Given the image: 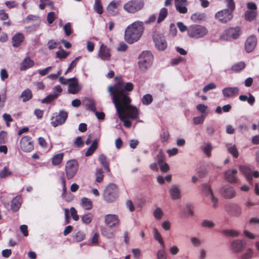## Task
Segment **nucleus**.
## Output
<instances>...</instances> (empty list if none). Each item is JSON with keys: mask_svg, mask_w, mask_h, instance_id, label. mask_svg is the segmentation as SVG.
<instances>
[{"mask_svg": "<svg viewBox=\"0 0 259 259\" xmlns=\"http://www.w3.org/2000/svg\"><path fill=\"white\" fill-rule=\"evenodd\" d=\"M98 56L102 60H109L111 57L109 49L103 44L100 45Z\"/></svg>", "mask_w": 259, "mask_h": 259, "instance_id": "a211bd4d", "label": "nucleus"}, {"mask_svg": "<svg viewBox=\"0 0 259 259\" xmlns=\"http://www.w3.org/2000/svg\"><path fill=\"white\" fill-rule=\"evenodd\" d=\"M227 34L229 36L234 38H237L240 34V28L239 27L230 28L227 31Z\"/></svg>", "mask_w": 259, "mask_h": 259, "instance_id": "473e14b6", "label": "nucleus"}, {"mask_svg": "<svg viewBox=\"0 0 259 259\" xmlns=\"http://www.w3.org/2000/svg\"><path fill=\"white\" fill-rule=\"evenodd\" d=\"M121 8V2L120 0H113L107 6L106 11L109 16H116L119 14V11Z\"/></svg>", "mask_w": 259, "mask_h": 259, "instance_id": "9d476101", "label": "nucleus"}, {"mask_svg": "<svg viewBox=\"0 0 259 259\" xmlns=\"http://www.w3.org/2000/svg\"><path fill=\"white\" fill-rule=\"evenodd\" d=\"M115 80H116L117 82L113 86H109L108 87V92L112 96V102H113V98L115 97L116 102L118 104V103L121 102L122 96L130 98L126 94L125 91H132L133 89L134 85L131 82L122 83L121 82V78L120 77H115Z\"/></svg>", "mask_w": 259, "mask_h": 259, "instance_id": "f257e3e1", "label": "nucleus"}, {"mask_svg": "<svg viewBox=\"0 0 259 259\" xmlns=\"http://www.w3.org/2000/svg\"><path fill=\"white\" fill-rule=\"evenodd\" d=\"M96 181L98 183H101L104 178V175L103 174V170L102 168H98L97 169L96 173Z\"/></svg>", "mask_w": 259, "mask_h": 259, "instance_id": "5fc2aeb1", "label": "nucleus"}, {"mask_svg": "<svg viewBox=\"0 0 259 259\" xmlns=\"http://www.w3.org/2000/svg\"><path fill=\"white\" fill-rule=\"evenodd\" d=\"M227 150L228 152L235 158L238 157V151L235 145H231L230 144L227 145Z\"/></svg>", "mask_w": 259, "mask_h": 259, "instance_id": "a18cd8bd", "label": "nucleus"}, {"mask_svg": "<svg viewBox=\"0 0 259 259\" xmlns=\"http://www.w3.org/2000/svg\"><path fill=\"white\" fill-rule=\"evenodd\" d=\"M242 235L244 237H245L248 239H252V240L255 239L256 236V235H255L254 234L250 232V231H249L247 230H244L243 231Z\"/></svg>", "mask_w": 259, "mask_h": 259, "instance_id": "e2e57ef3", "label": "nucleus"}, {"mask_svg": "<svg viewBox=\"0 0 259 259\" xmlns=\"http://www.w3.org/2000/svg\"><path fill=\"white\" fill-rule=\"evenodd\" d=\"M21 205V197L17 196L14 197L11 202V209L13 211H17Z\"/></svg>", "mask_w": 259, "mask_h": 259, "instance_id": "c85d7f7f", "label": "nucleus"}, {"mask_svg": "<svg viewBox=\"0 0 259 259\" xmlns=\"http://www.w3.org/2000/svg\"><path fill=\"white\" fill-rule=\"evenodd\" d=\"M153 40L155 47L158 50L163 51L167 48V44L164 37L155 35Z\"/></svg>", "mask_w": 259, "mask_h": 259, "instance_id": "f3484780", "label": "nucleus"}, {"mask_svg": "<svg viewBox=\"0 0 259 259\" xmlns=\"http://www.w3.org/2000/svg\"><path fill=\"white\" fill-rule=\"evenodd\" d=\"M110 228H102L101 229L102 235L108 239H112L114 238L115 231L112 230Z\"/></svg>", "mask_w": 259, "mask_h": 259, "instance_id": "c756f323", "label": "nucleus"}, {"mask_svg": "<svg viewBox=\"0 0 259 259\" xmlns=\"http://www.w3.org/2000/svg\"><path fill=\"white\" fill-rule=\"evenodd\" d=\"M100 163L102 164L103 166L109 165V162L107 160V157L103 154H101L99 157Z\"/></svg>", "mask_w": 259, "mask_h": 259, "instance_id": "69168bd1", "label": "nucleus"}, {"mask_svg": "<svg viewBox=\"0 0 259 259\" xmlns=\"http://www.w3.org/2000/svg\"><path fill=\"white\" fill-rule=\"evenodd\" d=\"M201 149L207 157H210L211 156V151L213 149L211 143H204L201 146Z\"/></svg>", "mask_w": 259, "mask_h": 259, "instance_id": "72a5a7b5", "label": "nucleus"}, {"mask_svg": "<svg viewBox=\"0 0 259 259\" xmlns=\"http://www.w3.org/2000/svg\"><path fill=\"white\" fill-rule=\"evenodd\" d=\"M85 104L88 108L93 112L96 111V107L95 101L92 99L88 98L85 99Z\"/></svg>", "mask_w": 259, "mask_h": 259, "instance_id": "de8ad7c7", "label": "nucleus"}, {"mask_svg": "<svg viewBox=\"0 0 259 259\" xmlns=\"http://www.w3.org/2000/svg\"><path fill=\"white\" fill-rule=\"evenodd\" d=\"M82 222L85 224H89L92 221L93 215L91 213H88L83 215L81 218Z\"/></svg>", "mask_w": 259, "mask_h": 259, "instance_id": "864d4df0", "label": "nucleus"}, {"mask_svg": "<svg viewBox=\"0 0 259 259\" xmlns=\"http://www.w3.org/2000/svg\"><path fill=\"white\" fill-rule=\"evenodd\" d=\"M32 93L29 89L24 90L20 95L23 102H26L32 98Z\"/></svg>", "mask_w": 259, "mask_h": 259, "instance_id": "7c9ffc66", "label": "nucleus"}, {"mask_svg": "<svg viewBox=\"0 0 259 259\" xmlns=\"http://www.w3.org/2000/svg\"><path fill=\"white\" fill-rule=\"evenodd\" d=\"M170 197L172 200H176L181 197L180 188L177 185H172L169 189Z\"/></svg>", "mask_w": 259, "mask_h": 259, "instance_id": "5701e85b", "label": "nucleus"}, {"mask_svg": "<svg viewBox=\"0 0 259 259\" xmlns=\"http://www.w3.org/2000/svg\"><path fill=\"white\" fill-rule=\"evenodd\" d=\"M221 193L226 199L233 198L236 195V191L234 188L230 185L224 186L221 190Z\"/></svg>", "mask_w": 259, "mask_h": 259, "instance_id": "dca6fc26", "label": "nucleus"}, {"mask_svg": "<svg viewBox=\"0 0 259 259\" xmlns=\"http://www.w3.org/2000/svg\"><path fill=\"white\" fill-rule=\"evenodd\" d=\"M121 100V102L118 103V105L121 109V112L123 113L127 118L132 119H138L139 111L135 106L131 105V100L130 98L122 96Z\"/></svg>", "mask_w": 259, "mask_h": 259, "instance_id": "7ed1b4c3", "label": "nucleus"}, {"mask_svg": "<svg viewBox=\"0 0 259 259\" xmlns=\"http://www.w3.org/2000/svg\"><path fill=\"white\" fill-rule=\"evenodd\" d=\"M63 30L65 32V35L67 36L71 35L72 33V28L71 26V23L70 22H68L63 27Z\"/></svg>", "mask_w": 259, "mask_h": 259, "instance_id": "bf43d9fd", "label": "nucleus"}, {"mask_svg": "<svg viewBox=\"0 0 259 259\" xmlns=\"http://www.w3.org/2000/svg\"><path fill=\"white\" fill-rule=\"evenodd\" d=\"M206 14L204 13L197 12L193 14L191 16V19L194 22H198L204 21L206 19Z\"/></svg>", "mask_w": 259, "mask_h": 259, "instance_id": "2f4dec72", "label": "nucleus"}, {"mask_svg": "<svg viewBox=\"0 0 259 259\" xmlns=\"http://www.w3.org/2000/svg\"><path fill=\"white\" fill-rule=\"evenodd\" d=\"M257 16V11H246L244 14V18L246 21L251 22Z\"/></svg>", "mask_w": 259, "mask_h": 259, "instance_id": "c9c22d12", "label": "nucleus"}, {"mask_svg": "<svg viewBox=\"0 0 259 259\" xmlns=\"http://www.w3.org/2000/svg\"><path fill=\"white\" fill-rule=\"evenodd\" d=\"M226 212L231 216L238 217L242 213L241 207L236 203H229L225 206Z\"/></svg>", "mask_w": 259, "mask_h": 259, "instance_id": "ddd939ff", "label": "nucleus"}, {"mask_svg": "<svg viewBox=\"0 0 259 259\" xmlns=\"http://www.w3.org/2000/svg\"><path fill=\"white\" fill-rule=\"evenodd\" d=\"M20 147L25 152H30L32 151L34 146L32 138L29 136L23 137L20 140Z\"/></svg>", "mask_w": 259, "mask_h": 259, "instance_id": "4468645a", "label": "nucleus"}, {"mask_svg": "<svg viewBox=\"0 0 259 259\" xmlns=\"http://www.w3.org/2000/svg\"><path fill=\"white\" fill-rule=\"evenodd\" d=\"M239 99L241 101L245 102L247 101L250 105H252L255 102V98L250 94H249L248 97L246 95H240Z\"/></svg>", "mask_w": 259, "mask_h": 259, "instance_id": "58836bf2", "label": "nucleus"}, {"mask_svg": "<svg viewBox=\"0 0 259 259\" xmlns=\"http://www.w3.org/2000/svg\"><path fill=\"white\" fill-rule=\"evenodd\" d=\"M59 97L58 93L51 94L41 100L42 103L50 104Z\"/></svg>", "mask_w": 259, "mask_h": 259, "instance_id": "4c0bfd02", "label": "nucleus"}, {"mask_svg": "<svg viewBox=\"0 0 259 259\" xmlns=\"http://www.w3.org/2000/svg\"><path fill=\"white\" fill-rule=\"evenodd\" d=\"M153 232V236H154V239L156 240H157V241H158V242L159 243V244L161 245V248H164L165 246H164V242L163 241L162 238L160 234L159 233V232L157 230V229L154 228Z\"/></svg>", "mask_w": 259, "mask_h": 259, "instance_id": "ea45409f", "label": "nucleus"}, {"mask_svg": "<svg viewBox=\"0 0 259 259\" xmlns=\"http://www.w3.org/2000/svg\"><path fill=\"white\" fill-rule=\"evenodd\" d=\"M206 115H202L199 116H196L193 117V121L195 124H198L202 123L204 120Z\"/></svg>", "mask_w": 259, "mask_h": 259, "instance_id": "13d9d810", "label": "nucleus"}, {"mask_svg": "<svg viewBox=\"0 0 259 259\" xmlns=\"http://www.w3.org/2000/svg\"><path fill=\"white\" fill-rule=\"evenodd\" d=\"M153 55L150 51L142 52L139 55L138 66L139 69L143 72L146 71L152 65Z\"/></svg>", "mask_w": 259, "mask_h": 259, "instance_id": "20e7f679", "label": "nucleus"}, {"mask_svg": "<svg viewBox=\"0 0 259 259\" xmlns=\"http://www.w3.org/2000/svg\"><path fill=\"white\" fill-rule=\"evenodd\" d=\"M118 196V189L116 185L113 183L109 184L103 194L105 201L108 203L114 202Z\"/></svg>", "mask_w": 259, "mask_h": 259, "instance_id": "423d86ee", "label": "nucleus"}, {"mask_svg": "<svg viewBox=\"0 0 259 259\" xmlns=\"http://www.w3.org/2000/svg\"><path fill=\"white\" fill-rule=\"evenodd\" d=\"M34 65V62L29 57H26L20 64V70L25 71L33 67Z\"/></svg>", "mask_w": 259, "mask_h": 259, "instance_id": "a878e982", "label": "nucleus"}, {"mask_svg": "<svg viewBox=\"0 0 259 259\" xmlns=\"http://www.w3.org/2000/svg\"><path fill=\"white\" fill-rule=\"evenodd\" d=\"M239 89L237 87H229L223 89L222 93L224 97L231 98L238 94Z\"/></svg>", "mask_w": 259, "mask_h": 259, "instance_id": "b1692460", "label": "nucleus"}, {"mask_svg": "<svg viewBox=\"0 0 259 259\" xmlns=\"http://www.w3.org/2000/svg\"><path fill=\"white\" fill-rule=\"evenodd\" d=\"M196 108L198 111L201 112L202 114H205V115H207L206 113V110L207 109V106L203 104H199L196 106Z\"/></svg>", "mask_w": 259, "mask_h": 259, "instance_id": "0e129e2a", "label": "nucleus"}, {"mask_svg": "<svg viewBox=\"0 0 259 259\" xmlns=\"http://www.w3.org/2000/svg\"><path fill=\"white\" fill-rule=\"evenodd\" d=\"M190 241L193 246L195 247H199L202 243L201 240L196 237H191Z\"/></svg>", "mask_w": 259, "mask_h": 259, "instance_id": "052dcab7", "label": "nucleus"}, {"mask_svg": "<svg viewBox=\"0 0 259 259\" xmlns=\"http://www.w3.org/2000/svg\"><path fill=\"white\" fill-rule=\"evenodd\" d=\"M12 175V172L9 171L7 166H5L4 168L0 171V177L1 178H6Z\"/></svg>", "mask_w": 259, "mask_h": 259, "instance_id": "6e6d98bb", "label": "nucleus"}, {"mask_svg": "<svg viewBox=\"0 0 259 259\" xmlns=\"http://www.w3.org/2000/svg\"><path fill=\"white\" fill-rule=\"evenodd\" d=\"M153 101V97L151 95L147 94L145 95L142 99V103L145 105H149Z\"/></svg>", "mask_w": 259, "mask_h": 259, "instance_id": "8fccbe9b", "label": "nucleus"}, {"mask_svg": "<svg viewBox=\"0 0 259 259\" xmlns=\"http://www.w3.org/2000/svg\"><path fill=\"white\" fill-rule=\"evenodd\" d=\"M226 3L228 8L227 9L229 10L233 13L235 9V4L234 0H226Z\"/></svg>", "mask_w": 259, "mask_h": 259, "instance_id": "680f3d73", "label": "nucleus"}, {"mask_svg": "<svg viewBox=\"0 0 259 259\" xmlns=\"http://www.w3.org/2000/svg\"><path fill=\"white\" fill-rule=\"evenodd\" d=\"M24 39V36L23 33L18 32L16 33L12 38L13 47L17 48L19 47Z\"/></svg>", "mask_w": 259, "mask_h": 259, "instance_id": "393cba45", "label": "nucleus"}, {"mask_svg": "<svg viewBox=\"0 0 259 259\" xmlns=\"http://www.w3.org/2000/svg\"><path fill=\"white\" fill-rule=\"evenodd\" d=\"M98 148V140L96 139L94 140L91 145L88 148L87 151L85 152V156H91L94 152Z\"/></svg>", "mask_w": 259, "mask_h": 259, "instance_id": "79ce46f5", "label": "nucleus"}, {"mask_svg": "<svg viewBox=\"0 0 259 259\" xmlns=\"http://www.w3.org/2000/svg\"><path fill=\"white\" fill-rule=\"evenodd\" d=\"M82 87L78 82H70L68 84V92L69 94H76L81 90Z\"/></svg>", "mask_w": 259, "mask_h": 259, "instance_id": "bb28decb", "label": "nucleus"}, {"mask_svg": "<svg viewBox=\"0 0 259 259\" xmlns=\"http://www.w3.org/2000/svg\"><path fill=\"white\" fill-rule=\"evenodd\" d=\"M163 214L164 213L160 207H156L153 211V215L154 218L158 220L161 219Z\"/></svg>", "mask_w": 259, "mask_h": 259, "instance_id": "603ef678", "label": "nucleus"}, {"mask_svg": "<svg viewBox=\"0 0 259 259\" xmlns=\"http://www.w3.org/2000/svg\"><path fill=\"white\" fill-rule=\"evenodd\" d=\"M231 246L232 250L235 252L237 253L241 252L243 250L244 245L242 240L236 239L232 241Z\"/></svg>", "mask_w": 259, "mask_h": 259, "instance_id": "cd10ccee", "label": "nucleus"}, {"mask_svg": "<svg viewBox=\"0 0 259 259\" xmlns=\"http://www.w3.org/2000/svg\"><path fill=\"white\" fill-rule=\"evenodd\" d=\"M78 166V162L76 160H70L67 162L65 165V173L67 179L70 180L75 176Z\"/></svg>", "mask_w": 259, "mask_h": 259, "instance_id": "6e6552de", "label": "nucleus"}, {"mask_svg": "<svg viewBox=\"0 0 259 259\" xmlns=\"http://www.w3.org/2000/svg\"><path fill=\"white\" fill-rule=\"evenodd\" d=\"M245 67V63L241 61L232 65L231 70L232 72H238L243 69Z\"/></svg>", "mask_w": 259, "mask_h": 259, "instance_id": "c03bdc74", "label": "nucleus"}, {"mask_svg": "<svg viewBox=\"0 0 259 259\" xmlns=\"http://www.w3.org/2000/svg\"><path fill=\"white\" fill-rule=\"evenodd\" d=\"M253 254V251L251 248H248L241 256L240 259H251Z\"/></svg>", "mask_w": 259, "mask_h": 259, "instance_id": "3c124183", "label": "nucleus"}, {"mask_svg": "<svg viewBox=\"0 0 259 259\" xmlns=\"http://www.w3.org/2000/svg\"><path fill=\"white\" fill-rule=\"evenodd\" d=\"M238 170L236 168L228 169L224 172L225 179L228 182L234 183L237 182L236 174Z\"/></svg>", "mask_w": 259, "mask_h": 259, "instance_id": "412c9836", "label": "nucleus"}, {"mask_svg": "<svg viewBox=\"0 0 259 259\" xmlns=\"http://www.w3.org/2000/svg\"><path fill=\"white\" fill-rule=\"evenodd\" d=\"M113 103L115 105V108L116 110V112L118 115L119 119L122 121L123 122L124 126H125V127H126L127 128L130 127L132 125V122L130 120L126 119V118L127 117L125 116L123 113L121 112V109H120V107L118 106V104H117V103L116 102V100H115V97L113 98Z\"/></svg>", "mask_w": 259, "mask_h": 259, "instance_id": "6ab92c4d", "label": "nucleus"}, {"mask_svg": "<svg viewBox=\"0 0 259 259\" xmlns=\"http://www.w3.org/2000/svg\"><path fill=\"white\" fill-rule=\"evenodd\" d=\"M208 31L203 26L193 24L190 26L188 29V34L192 38H199L205 36Z\"/></svg>", "mask_w": 259, "mask_h": 259, "instance_id": "39448f33", "label": "nucleus"}, {"mask_svg": "<svg viewBox=\"0 0 259 259\" xmlns=\"http://www.w3.org/2000/svg\"><path fill=\"white\" fill-rule=\"evenodd\" d=\"M68 117V113L64 110H60L58 114L52 118L51 124L54 127L63 124Z\"/></svg>", "mask_w": 259, "mask_h": 259, "instance_id": "9b49d317", "label": "nucleus"}, {"mask_svg": "<svg viewBox=\"0 0 259 259\" xmlns=\"http://www.w3.org/2000/svg\"><path fill=\"white\" fill-rule=\"evenodd\" d=\"M202 227L204 228H207L211 229L214 226V224L213 222L208 220H204L201 223Z\"/></svg>", "mask_w": 259, "mask_h": 259, "instance_id": "4d7b16f0", "label": "nucleus"}, {"mask_svg": "<svg viewBox=\"0 0 259 259\" xmlns=\"http://www.w3.org/2000/svg\"><path fill=\"white\" fill-rule=\"evenodd\" d=\"M233 17V14L228 9H223L217 12L215 18L220 23L225 24L230 21Z\"/></svg>", "mask_w": 259, "mask_h": 259, "instance_id": "1a4fd4ad", "label": "nucleus"}, {"mask_svg": "<svg viewBox=\"0 0 259 259\" xmlns=\"http://www.w3.org/2000/svg\"><path fill=\"white\" fill-rule=\"evenodd\" d=\"M202 191L203 194L208 198L213 195L210 186L208 184H204L202 185Z\"/></svg>", "mask_w": 259, "mask_h": 259, "instance_id": "a19ab883", "label": "nucleus"}, {"mask_svg": "<svg viewBox=\"0 0 259 259\" xmlns=\"http://www.w3.org/2000/svg\"><path fill=\"white\" fill-rule=\"evenodd\" d=\"M257 39L254 35H251L248 37L245 44V51L247 53L252 52L256 47Z\"/></svg>", "mask_w": 259, "mask_h": 259, "instance_id": "aec40b11", "label": "nucleus"}, {"mask_svg": "<svg viewBox=\"0 0 259 259\" xmlns=\"http://www.w3.org/2000/svg\"><path fill=\"white\" fill-rule=\"evenodd\" d=\"M240 170L244 174L248 182L252 184V177L257 178L259 177V172L257 170L252 171L248 166L241 165L239 167Z\"/></svg>", "mask_w": 259, "mask_h": 259, "instance_id": "f8f14e48", "label": "nucleus"}, {"mask_svg": "<svg viewBox=\"0 0 259 259\" xmlns=\"http://www.w3.org/2000/svg\"><path fill=\"white\" fill-rule=\"evenodd\" d=\"M144 22L136 21L129 25L125 30L124 39L130 44H133L140 39L144 32Z\"/></svg>", "mask_w": 259, "mask_h": 259, "instance_id": "f03ea898", "label": "nucleus"}, {"mask_svg": "<svg viewBox=\"0 0 259 259\" xmlns=\"http://www.w3.org/2000/svg\"><path fill=\"white\" fill-rule=\"evenodd\" d=\"M167 14L168 11L166 8H162V9H161L159 13V15L157 20V23L160 24V23H161L167 17Z\"/></svg>", "mask_w": 259, "mask_h": 259, "instance_id": "e433bc0d", "label": "nucleus"}, {"mask_svg": "<svg viewBox=\"0 0 259 259\" xmlns=\"http://www.w3.org/2000/svg\"><path fill=\"white\" fill-rule=\"evenodd\" d=\"M145 5L144 0H130L123 6V9L126 12L135 14L142 10Z\"/></svg>", "mask_w": 259, "mask_h": 259, "instance_id": "0eeeda50", "label": "nucleus"}, {"mask_svg": "<svg viewBox=\"0 0 259 259\" xmlns=\"http://www.w3.org/2000/svg\"><path fill=\"white\" fill-rule=\"evenodd\" d=\"M82 207L86 210H91L93 208L92 201L89 198L83 197L81 200Z\"/></svg>", "mask_w": 259, "mask_h": 259, "instance_id": "f704fd0d", "label": "nucleus"}, {"mask_svg": "<svg viewBox=\"0 0 259 259\" xmlns=\"http://www.w3.org/2000/svg\"><path fill=\"white\" fill-rule=\"evenodd\" d=\"M176 10L181 14H186L188 11L187 0H175Z\"/></svg>", "mask_w": 259, "mask_h": 259, "instance_id": "4be33fe9", "label": "nucleus"}, {"mask_svg": "<svg viewBox=\"0 0 259 259\" xmlns=\"http://www.w3.org/2000/svg\"><path fill=\"white\" fill-rule=\"evenodd\" d=\"M157 259H166V255L164 251V248H161L157 253Z\"/></svg>", "mask_w": 259, "mask_h": 259, "instance_id": "774afa93", "label": "nucleus"}, {"mask_svg": "<svg viewBox=\"0 0 259 259\" xmlns=\"http://www.w3.org/2000/svg\"><path fill=\"white\" fill-rule=\"evenodd\" d=\"M105 224L109 228L116 227L119 224L118 217L116 214H108L104 217Z\"/></svg>", "mask_w": 259, "mask_h": 259, "instance_id": "2eb2a0df", "label": "nucleus"}, {"mask_svg": "<svg viewBox=\"0 0 259 259\" xmlns=\"http://www.w3.org/2000/svg\"><path fill=\"white\" fill-rule=\"evenodd\" d=\"M63 158V153H59L56 154L52 158V164L54 165H57L59 164L62 161Z\"/></svg>", "mask_w": 259, "mask_h": 259, "instance_id": "09e8293b", "label": "nucleus"}, {"mask_svg": "<svg viewBox=\"0 0 259 259\" xmlns=\"http://www.w3.org/2000/svg\"><path fill=\"white\" fill-rule=\"evenodd\" d=\"M222 234L226 237H237L239 232L235 230L227 229L222 230Z\"/></svg>", "mask_w": 259, "mask_h": 259, "instance_id": "37998d69", "label": "nucleus"}, {"mask_svg": "<svg viewBox=\"0 0 259 259\" xmlns=\"http://www.w3.org/2000/svg\"><path fill=\"white\" fill-rule=\"evenodd\" d=\"M94 11L98 14L101 15L103 13V6L101 0H96L94 5Z\"/></svg>", "mask_w": 259, "mask_h": 259, "instance_id": "49530a36", "label": "nucleus"}, {"mask_svg": "<svg viewBox=\"0 0 259 259\" xmlns=\"http://www.w3.org/2000/svg\"><path fill=\"white\" fill-rule=\"evenodd\" d=\"M56 15L55 12H50L47 15V21L49 24H51L53 23L55 19H56Z\"/></svg>", "mask_w": 259, "mask_h": 259, "instance_id": "338daca9", "label": "nucleus"}]
</instances>
